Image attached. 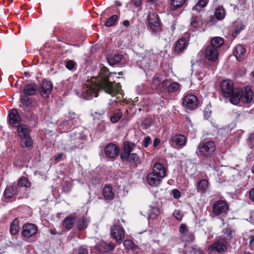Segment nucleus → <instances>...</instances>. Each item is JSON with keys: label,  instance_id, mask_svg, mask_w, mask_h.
Returning a JSON list of instances; mask_svg holds the SVG:
<instances>
[{"label": "nucleus", "instance_id": "nucleus-1", "mask_svg": "<svg viewBox=\"0 0 254 254\" xmlns=\"http://www.w3.org/2000/svg\"><path fill=\"white\" fill-rule=\"evenodd\" d=\"M116 72H110L108 68L102 66L98 77H93L91 81L87 80L83 85L80 93L76 92V95L81 98L90 100L98 96V90L102 89L106 93L115 96L121 90L119 83H116L112 75Z\"/></svg>", "mask_w": 254, "mask_h": 254}, {"label": "nucleus", "instance_id": "nucleus-2", "mask_svg": "<svg viewBox=\"0 0 254 254\" xmlns=\"http://www.w3.org/2000/svg\"><path fill=\"white\" fill-rule=\"evenodd\" d=\"M220 86L223 96L230 97V101L233 104H238L243 94L242 89H234L233 82L229 79L223 80Z\"/></svg>", "mask_w": 254, "mask_h": 254}, {"label": "nucleus", "instance_id": "nucleus-3", "mask_svg": "<svg viewBox=\"0 0 254 254\" xmlns=\"http://www.w3.org/2000/svg\"><path fill=\"white\" fill-rule=\"evenodd\" d=\"M118 103L116 100H111L108 104L107 108H104L101 110H98L95 113L99 115H104L107 111L111 122L112 123H117L122 117L123 114L120 109H117Z\"/></svg>", "mask_w": 254, "mask_h": 254}, {"label": "nucleus", "instance_id": "nucleus-4", "mask_svg": "<svg viewBox=\"0 0 254 254\" xmlns=\"http://www.w3.org/2000/svg\"><path fill=\"white\" fill-rule=\"evenodd\" d=\"M18 135L21 139V145L23 147H29L32 145V140L29 136V129L25 125H18Z\"/></svg>", "mask_w": 254, "mask_h": 254}, {"label": "nucleus", "instance_id": "nucleus-5", "mask_svg": "<svg viewBox=\"0 0 254 254\" xmlns=\"http://www.w3.org/2000/svg\"><path fill=\"white\" fill-rule=\"evenodd\" d=\"M229 210V205L224 200H218L213 205V213L216 216H225Z\"/></svg>", "mask_w": 254, "mask_h": 254}, {"label": "nucleus", "instance_id": "nucleus-6", "mask_svg": "<svg viewBox=\"0 0 254 254\" xmlns=\"http://www.w3.org/2000/svg\"><path fill=\"white\" fill-rule=\"evenodd\" d=\"M201 155L208 156L212 154L215 149V143L213 141L200 142L197 147Z\"/></svg>", "mask_w": 254, "mask_h": 254}, {"label": "nucleus", "instance_id": "nucleus-7", "mask_svg": "<svg viewBox=\"0 0 254 254\" xmlns=\"http://www.w3.org/2000/svg\"><path fill=\"white\" fill-rule=\"evenodd\" d=\"M197 103V99L195 96L188 94L184 98L183 105L186 109L191 110L196 107Z\"/></svg>", "mask_w": 254, "mask_h": 254}, {"label": "nucleus", "instance_id": "nucleus-8", "mask_svg": "<svg viewBox=\"0 0 254 254\" xmlns=\"http://www.w3.org/2000/svg\"><path fill=\"white\" fill-rule=\"evenodd\" d=\"M37 231L38 228L34 224H25L22 227V235L24 238H30L35 235Z\"/></svg>", "mask_w": 254, "mask_h": 254}, {"label": "nucleus", "instance_id": "nucleus-9", "mask_svg": "<svg viewBox=\"0 0 254 254\" xmlns=\"http://www.w3.org/2000/svg\"><path fill=\"white\" fill-rule=\"evenodd\" d=\"M111 234L118 243H121L125 237L123 228L118 225H114L111 229Z\"/></svg>", "mask_w": 254, "mask_h": 254}, {"label": "nucleus", "instance_id": "nucleus-10", "mask_svg": "<svg viewBox=\"0 0 254 254\" xmlns=\"http://www.w3.org/2000/svg\"><path fill=\"white\" fill-rule=\"evenodd\" d=\"M186 137L182 134H175L171 136L170 139V144L175 147H182L187 143Z\"/></svg>", "mask_w": 254, "mask_h": 254}, {"label": "nucleus", "instance_id": "nucleus-11", "mask_svg": "<svg viewBox=\"0 0 254 254\" xmlns=\"http://www.w3.org/2000/svg\"><path fill=\"white\" fill-rule=\"evenodd\" d=\"M205 56L208 60L215 62L218 57V51L216 48L209 45L205 49Z\"/></svg>", "mask_w": 254, "mask_h": 254}, {"label": "nucleus", "instance_id": "nucleus-12", "mask_svg": "<svg viewBox=\"0 0 254 254\" xmlns=\"http://www.w3.org/2000/svg\"><path fill=\"white\" fill-rule=\"evenodd\" d=\"M9 123L13 127L19 125L21 121V118L16 109H13L8 114Z\"/></svg>", "mask_w": 254, "mask_h": 254}, {"label": "nucleus", "instance_id": "nucleus-13", "mask_svg": "<svg viewBox=\"0 0 254 254\" xmlns=\"http://www.w3.org/2000/svg\"><path fill=\"white\" fill-rule=\"evenodd\" d=\"M120 148L116 144L110 143L105 148L106 155L109 158H115L118 155Z\"/></svg>", "mask_w": 254, "mask_h": 254}, {"label": "nucleus", "instance_id": "nucleus-14", "mask_svg": "<svg viewBox=\"0 0 254 254\" xmlns=\"http://www.w3.org/2000/svg\"><path fill=\"white\" fill-rule=\"evenodd\" d=\"M152 172L163 179L166 176L167 168L163 164L157 163L154 165Z\"/></svg>", "mask_w": 254, "mask_h": 254}, {"label": "nucleus", "instance_id": "nucleus-15", "mask_svg": "<svg viewBox=\"0 0 254 254\" xmlns=\"http://www.w3.org/2000/svg\"><path fill=\"white\" fill-rule=\"evenodd\" d=\"M53 88V84L51 81L43 80L40 86L39 91L41 94L44 96L50 94Z\"/></svg>", "mask_w": 254, "mask_h": 254}, {"label": "nucleus", "instance_id": "nucleus-16", "mask_svg": "<svg viewBox=\"0 0 254 254\" xmlns=\"http://www.w3.org/2000/svg\"><path fill=\"white\" fill-rule=\"evenodd\" d=\"M146 180L148 184L150 186L156 187L160 184L162 179L152 172H151L147 175Z\"/></svg>", "mask_w": 254, "mask_h": 254}, {"label": "nucleus", "instance_id": "nucleus-17", "mask_svg": "<svg viewBox=\"0 0 254 254\" xmlns=\"http://www.w3.org/2000/svg\"><path fill=\"white\" fill-rule=\"evenodd\" d=\"M162 87L167 88L169 92H174L178 90L179 88V84L177 82H170L167 79L164 80L162 83Z\"/></svg>", "mask_w": 254, "mask_h": 254}, {"label": "nucleus", "instance_id": "nucleus-18", "mask_svg": "<svg viewBox=\"0 0 254 254\" xmlns=\"http://www.w3.org/2000/svg\"><path fill=\"white\" fill-rule=\"evenodd\" d=\"M115 248L113 243L101 242L97 245V248L101 253H107L112 251Z\"/></svg>", "mask_w": 254, "mask_h": 254}, {"label": "nucleus", "instance_id": "nucleus-19", "mask_svg": "<svg viewBox=\"0 0 254 254\" xmlns=\"http://www.w3.org/2000/svg\"><path fill=\"white\" fill-rule=\"evenodd\" d=\"M226 249V247L222 240L216 241L209 248L210 251H216L218 253L223 252Z\"/></svg>", "mask_w": 254, "mask_h": 254}, {"label": "nucleus", "instance_id": "nucleus-20", "mask_svg": "<svg viewBox=\"0 0 254 254\" xmlns=\"http://www.w3.org/2000/svg\"><path fill=\"white\" fill-rule=\"evenodd\" d=\"M253 97V94L252 90L250 86H247L245 87V94L243 92L242 97L240 99H242V101L246 103H250Z\"/></svg>", "mask_w": 254, "mask_h": 254}, {"label": "nucleus", "instance_id": "nucleus-21", "mask_svg": "<svg viewBox=\"0 0 254 254\" xmlns=\"http://www.w3.org/2000/svg\"><path fill=\"white\" fill-rule=\"evenodd\" d=\"M19 191H20V190L17 188L16 185L13 184L12 186H8L6 188L4 194L5 197L11 198Z\"/></svg>", "mask_w": 254, "mask_h": 254}, {"label": "nucleus", "instance_id": "nucleus-22", "mask_svg": "<svg viewBox=\"0 0 254 254\" xmlns=\"http://www.w3.org/2000/svg\"><path fill=\"white\" fill-rule=\"evenodd\" d=\"M246 53V50L241 45H238L236 46L234 51V54L238 61H241L244 58Z\"/></svg>", "mask_w": 254, "mask_h": 254}, {"label": "nucleus", "instance_id": "nucleus-23", "mask_svg": "<svg viewBox=\"0 0 254 254\" xmlns=\"http://www.w3.org/2000/svg\"><path fill=\"white\" fill-rule=\"evenodd\" d=\"M188 46V43L185 38H181L179 39L176 43L174 51L177 53L182 52L184 49H186Z\"/></svg>", "mask_w": 254, "mask_h": 254}, {"label": "nucleus", "instance_id": "nucleus-24", "mask_svg": "<svg viewBox=\"0 0 254 254\" xmlns=\"http://www.w3.org/2000/svg\"><path fill=\"white\" fill-rule=\"evenodd\" d=\"M122 56L119 54H113L109 55L107 60L110 65L113 66L119 63L122 60Z\"/></svg>", "mask_w": 254, "mask_h": 254}, {"label": "nucleus", "instance_id": "nucleus-25", "mask_svg": "<svg viewBox=\"0 0 254 254\" xmlns=\"http://www.w3.org/2000/svg\"><path fill=\"white\" fill-rule=\"evenodd\" d=\"M148 23L151 27L159 26V19L158 15L155 12L150 13L148 15Z\"/></svg>", "mask_w": 254, "mask_h": 254}, {"label": "nucleus", "instance_id": "nucleus-26", "mask_svg": "<svg viewBox=\"0 0 254 254\" xmlns=\"http://www.w3.org/2000/svg\"><path fill=\"white\" fill-rule=\"evenodd\" d=\"M75 219L76 218L72 216L66 217L63 221V226L67 230H69L73 227L75 222Z\"/></svg>", "mask_w": 254, "mask_h": 254}, {"label": "nucleus", "instance_id": "nucleus-27", "mask_svg": "<svg viewBox=\"0 0 254 254\" xmlns=\"http://www.w3.org/2000/svg\"><path fill=\"white\" fill-rule=\"evenodd\" d=\"M37 91V86L35 84L27 85L23 89V93L25 95L31 96Z\"/></svg>", "mask_w": 254, "mask_h": 254}, {"label": "nucleus", "instance_id": "nucleus-28", "mask_svg": "<svg viewBox=\"0 0 254 254\" xmlns=\"http://www.w3.org/2000/svg\"><path fill=\"white\" fill-rule=\"evenodd\" d=\"M196 187L197 191L204 193L208 188V182L205 179H202L197 182Z\"/></svg>", "mask_w": 254, "mask_h": 254}, {"label": "nucleus", "instance_id": "nucleus-29", "mask_svg": "<svg viewBox=\"0 0 254 254\" xmlns=\"http://www.w3.org/2000/svg\"><path fill=\"white\" fill-rule=\"evenodd\" d=\"M89 220L87 218L82 217L77 222V228L78 230L82 231L85 229L88 225Z\"/></svg>", "mask_w": 254, "mask_h": 254}, {"label": "nucleus", "instance_id": "nucleus-30", "mask_svg": "<svg viewBox=\"0 0 254 254\" xmlns=\"http://www.w3.org/2000/svg\"><path fill=\"white\" fill-rule=\"evenodd\" d=\"M103 194L107 199H112L114 196V193L112 191V188L109 186H106L104 188Z\"/></svg>", "mask_w": 254, "mask_h": 254}, {"label": "nucleus", "instance_id": "nucleus-31", "mask_svg": "<svg viewBox=\"0 0 254 254\" xmlns=\"http://www.w3.org/2000/svg\"><path fill=\"white\" fill-rule=\"evenodd\" d=\"M224 42V39L222 38L216 37L212 39L210 46H212L218 50L223 44Z\"/></svg>", "mask_w": 254, "mask_h": 254}, {"label": "nucleus", "instance_id": "nucleus-32", "mask_svg": "<svg viewBox=\"0 0 254 254\" xmlns=\"http://www.w3.org/2000/svg\"><path fill=\"white\" fill-rule=\"evenodd\" d=\"M19 190L22 188H27L30 187V183L28 179L25 177L21 178L17 184H15Z\"/></svg>", "mask_w": 254, "mask_h": 254}, {"label": "nucleus", "instance_id": "nucleus-33", "mask_svg": "<svg viewBox=\"0 0 254 254\" xmlns=\"http://www.w3.org/2000/svg\"><path fill=\"white\" fill-rule=\"evenodd\" d=\"M214 14L218 20H222L226 15L225 10L223 7L219 6L215 9Z\"/></svg>", "mask_w": 254, "mask_h": 254}, {"label": "nucleus", "instance_id": "nucleus-34", "mask_svg": "<svg viewBox=\"0 0 254 254\" xmlns=\"http://www.w3.org/2000/svg\"><path fill=\"white\" fill-rule=\"evenodd\" d=\"M207 2V0H199L193 7L192 9L196 11H200L203 8L206 6Z\"/></svg>", "mask_w": 254, "mask_h": 254}, {"label": "nucleus", "instance_id": "nucleus-35", "mask_svg": "<svg viewBox=\"0 0 254 254\" xmlns=\"http://www.w3.org/2000/svg\"><path fill=\"white\" fill-rule=\"evenodd\" d=\"M186 0H172L171 8L173 10H176L179 7H181L185 2Z\"/></svg>", "mask_w": 254, "mask_h": 254}, {"label": "nucleus", "instance_id": "nucleus-36", "mask_svg": "<svg viewBox=\"0 0 254 254\" xmlns=\"http://www.w3.org/2000/svg\"><path fill=\"white\" fill-rule=\"evenodd\" d=\"M117 15H113L111 16L110 18H107L105 23V25L107 27H111L114 25L115 23L117 21L118 19Z\"/></svg>", "mask_w": 254, "mask_h": 254}, {"label": "nucleus", "instance_id": "nucleus-37", "mask_svg": "<svg viewBox=\"0 0 254 254\" xmlns=\"http://www.w3.org/2000/svg\"><path fill=\"white\" fill-rule=\"evenodd\" d=\"M160 214V210L157 207H152L150 209L149 218L155 219Z\"/></svg>", "mask_w": 254, "mask_h": 254}, {"label": "nucleus", "instance_id": "nucleus-38", "mask_svg": "<svg viewBox=\"0 0 254 254\" xmlns=\"http://www.w3.org/2000/svg\"><path fill=\"white\" fill-rule=\"evenodd\" d=\"M77 65L76 63L73 60H67L65 63V67L70 70H72L75 68Z\"/></svg>", "mask_w": 254, "mask_h": 254}, {"label": "nucleus", "instance_id": "nucleus-39", "mask_svg": "<svg viewBox=\"0 0 254 254\" xmlns=\"http://www.w3.org/2000/svg\"><path fill=\"white\" fill-rule=\"evenodd\" d=\"M18 231L19 226L17 224V221L14 220L10 225V232L12 235H15Z\"/></svg>", "mask_w": 254, "mask_h": 254}, {"label": "nucleus", "instance_id": "nucleus-40", "mask_svg": "<svg viewBox=\"0 0 254 254\" xmlns=\"http://www.w3.org/2000/svg\"><path fill=\"white\" fill-rule=\"evenodd\" d=\"M162 81L161 82V79L159 76H155L153 78V83L155 88H164V87H162Z\"/></svg>", "mask_w": 254, "mask_h": 254}, {"label": "nucleus", "instance_id": "nucleus-41", "mask_svg": "<svg viewBox=\"0 0 254 254\" xmlns=\"http://www.w3.org/2000/svg\"><path fill=\"white\" fill-rule=\"evenodd\" d=\"M124 245L127 249L133 250L135 247V245L133 242L131 240H126L124 242Z\"/></svg>", "mask_w": 254, "mask_h": 254}, {"label": "nucleus", "instance_id": "nucleus-42", "mask_svg": "<svg viewBox=\"0 0 254 254\" xmlns=\"http://www.w3.org/2000/svg\"><path fill=\"white\" fill-rule=\"evenodd\" d=\"M235 29L234 33H233V35L234 34L237 35L238 33H240L242 30H243L244 26L241 22H236L235 23Z\"/></svg>", "mask_w": 254, "mask_h": 254}, {"label": "nucleus", "instance_id": "nucleus-43", "mask_svg": "<svg viewBox=\"0 0 254 254\" xmlns=\"http://www.w3.org/2000/svg\"><path fill=\"white\" fill-rule=\"evenodd\" d=\"M138 156L136 153H129L128 161L129 162H136L138 160Z\"/></svg>", "mask_w": 254, "mask_h": 254}, {"label": "nucleus", "instance_id": "nucleus-44", "mask_svg": "<svg viewBox=\"0 0 254 254\" xmlns=\"http://www.w3.org/2000/svg\"><path fill=\"white\" fill-rule=\"evenodd\" d=\"M173 215L176 219L179 221L181 220L184 216L183 213L180 210H175L173 213Z\"/></svg>", "mask_w": 254, "mask_h": 254}, {"label": "nucleus", "instance_id": "nucleus-45", "mask_svg": "<svg viewBox=\"0 0 254 254\" xmlns=\"http://www.w3.org/2000/svg\"><path fill=\"white\" fill-rule=\"evenodd\" d=\"M179 231L182 235L185 236L188 233L189 230L185 224H182L180 226Z\"/></svg>", "mask_w": 254, "mask_h": 254}, {"label": "nucleus", "instance_id": "nucleus-46", "mask_svg": "<svg viewBox=\"0 0 254 254\" xmlns=\"http://www.w3.org/2000/svg\"><path fill=\"white\" fill-rule=\"evenodd\" d=\"M20 101L23 105L26 106H29L31 103L30 99L27 97H23L21 98Z\"/></svg>", "mask_w": 254, "mask_h": 254}, {"label": "nucleus", "instance_id": "nucleus-47", "mask_svg": "<svg viewBox=\"0 0 254 254\" xmlns=\"http://www.w3.org/2000/svg\"><path fill=\"white\" fill-rule=\"evenodd\" d=\"M88 250L84 247H81L75 251V254H88Z\"/></svg>", "mask_w": 254, "mask_h": 254}, {"label": "nucleus", "instance_id": "nucleus-48", "mask_svg": "<svg viewBox=\"0 0 254 254\" xmlns=\"http://www.w3.org/2000/svg\"><path fill=\"white\" fill-rule=\"evenodd\" d=\"M199 21L196 19V17H192L190 21V26L193 28H196L198 26Z\"/></svg>", "mask_w": 254, "mask_h": 254}, {"label": "nucleus", "instance_id": "nucleus-49", "mask_svg": "<svg viewBox=\"0 0 254 254\" xmlns=\"http://www.w3.org/2000/svg\"><path fill=\"white\" fill-rule=\"evenodd\" d=\"M172 193L175 198L178 199L181 196L180 191L177 189L173 190L172 191Z\"/></svg>", "mask_w": 254, "mask_h": 254}, {"label": "nucleus", "instance_id": "nucleus-50", "mask_svg": "<svg viewBox=\"0 0 254 254\" xmlns=\"http://www.w3.org/2000/svg\"><path fill=\"white\" fill-rule=\"evenodd\" d=\"M129 153L124 152L121 154V158L123 161H128Z\"/></svg>", "mask_w": 254, "mask_h": 254}, {"label": "nucleus", "instance_id": "nucleus-51", "mask_svg": "<svg viewBox=\"0 0 254 254\" xmlns=\"http://www.w3.org/2000/svg\"><path fill=\"white\" fill-rule=\"evenodd\" d=\"M151 142V138L149 136H147L144 138L143 141V145L145 147H148L149 144Z\"/></svg>", "mask_w": 254, "mask_h": 254}, {"label": "nucleus", "instance_id": "nucleus-52", "mask_svg": "<svg viewBox=\"0 0 254 254\" xmlns=\"http://www.w3.org/2000/svg\"><path fill=\"white\" fill-rule=\"evenodd\" d=\"M131 147L130 146V145L127 144H125L124 145V152H127V153H130L131 151Z\"/></svg>", "mask_w": 254, "mask_h": 254}, {"label": "nucleus", "instance_id": "nucleus-53", "mask_svg": "<svg viewBox=\"0 0 254 254\" xmlns=\"http://www.w3.org/2000/svg\"><path fill=\"white\" fill-rule=\"evenodd\" d=\"M249 196L250 199L252 201H254V188L250 190L249 191Z\"/></svg>", "mask_w": 254, "mask_h": 254}, {"label": "nucleus", "instance_id": "nucleus-54", "mask_svg": "<svg viewBox=\"0 0 254 254\" xmlns=\"http://www.w3.org/2000/svg\"><path fill=\"white\" fill-rule=\"evenodd\" d=\"M187 235H188V238L186 239V241H191L194 239V236L191 232H190L189 231L188 233H187Z\"/></svg>", "mask_w": 254, "mask_h": 254}, {"label": "nucleus", "instance_id": "nucleus-55", "mask_svg": "<svg viewBox=\"0 0 254 254\" xmlns=\"http://www.w3.org/2000/svg\"><path fill=\"white\" fill-rule=\"evenodd\" d=\"M63 153L59 154L58 155L55 156V161L57 162L61 161L63 159Z\"/></svg>", "mask_w": 254, "mask_h": 254}, {"label": "nucleus", "instance_id": "nucleus-56", "mask_svg": "<svg viewBox=\"0 0 254 254\" xmlns=\"http://www.w3.org/2000/svg\"><path fill=\"white\" fill-rule=\"evenodd\" d=\"M131 2L137 7L141 5L142 3L141 0H131Z\"/></svg>", "mask_w": 254, "mask_h": 254}, {"label": "nucleus", "instance_id": "nucleus-57", "mask_svg": "<svg viewBox=\"0 0 254 254\" xmlns=\"http://www.w3.org/2000/svg\"><path fill=\"white\" fill-rule=\"evenodd\" d=\"M49 232L52 235H61L62 234V232H57L55 229H50L49 230Z\"/></svg>", "mask_w": 254, "mask_h": 254}, {"label": "nucleus", "instance_id": "nucleus-58", "mask_svg": "<svg viewBox=\"0 0 254 254\" xmlns=\"http://www.w3.org/2000/svg\"><path fill=\"white\" fill-rule=\"evenodd\" d=\"M197 78L199 80H201L205 76V74L203 72H200L197 73Z\"/></svg>", "mask_w": 254, "mask_h": 254}, {"label": "nucleus", "instance_id": "nucleus-59", "mask_svg": "<svg viewBox=\"0 0 254 254\" xmlns=\"http://www.w3.org/2000/svg\"><path fill=\"white\" fill-rule=\"evenodd\" d=\"M160 142V139L158 138H156L154 140L153 146L154 147H156Z\"/></svg>", "mask_w": 254, "mask_h": 254}, {"label": "nucleus", "instance_id": "nucleus-60", "mask_svg": "<svg viewBox=\"0 0 254 254\" xmlns=\"http://www.w3.org/2000/svg\"><path fill=\"white\" fill-rule=\"evenodd\" d=\"M231 231L229 229H226L225 232V234L228 238H231Z\"/></svg>", "mask_w": 254, "mask_h": 254}, {"label": "nucleus", "instance_id": "nucleus-61", "mask_svg": "<svg viewBox=\"0 0 254 254\" xmlns=\"http://www.w3.org/2000/svg\"><path fill=\"white\" fill-rule=\"evenodd\" d=\"M254 242V236H252L251 237V239H250V240L249 242V245L251 246V248L253 247Z\"/></svg>", "mask_w": 254, "mask_h": 254}, {"label": "nucleus", "instance_id": "nucleus-62", "mask_svg": "<svg viewBox=\"0 0 254 254\" xmlns=\"http://www.w3.org/2000/svg\"><path fill=\"white\" fill-rule=\"evenodd\" d=\"M69 118H71V119H74L75 118V114L73 112H69V117H68Z\"/></svg>", "mask_w": 254, "mask_h": 254}, {"label": "nucleus", "instance_id": "nucleus-63", "mask_svg": "<svg viewBox=\"0 0 254 254\" xmlns=\"http://www.w3.org/2000/svg\"><path fill=\"white\" fill-rule=\"evenodd\" d=\"M123 25L125 26V27H128L129 25V22L128 20H125L124 22H123Z\"/></svg>", "mask_w": 254, "mask_h": 254}, {"label": "nucleus", "instance_id": "nucleus-64", "mask_svg": "<svg viewBox=\"0 0 254 254\" xmlns=\"http://www.w3.org/2000/svg\"><path fill=\"white\" fill-rule=\"evenodd\" d=\"M81 137V135L80 134H77L76 136L75 137H73L72 138V139H77V138H80Z\"/></svg>", "mask_w": 254, "mask_h": 254}]
</instances>
